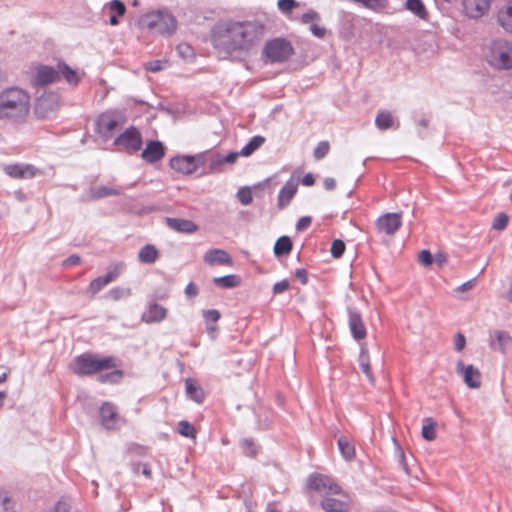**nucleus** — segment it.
<instances>
[{"label":"nucleus","mask_w":512,"mask_h":512,"mask_svg":"<svg viewBox=\"0 0 512 512\" xmlns=\"http://www.w3.org/2000/svg\"><path fill=\"white\" fill-rule=\"evenodd\" d=\"M120 360L115 356H100L92 352H84L73 358L69 370L78 377L97 375L101 384L116 385L124 378V371L118 368Z\"/></svg>","instance_id":"f257e3e1"},{"label":"nucleus","mask_w":512,"mask_h":512,"mask_svg":"<svg viewBox=\"0 0 512 512\" xmlns=\"http://www.w3.org/2000/svg\"><path fill=\"white\" fill-rule=\"evenodd\" d=\"M30 112V95L19 87H9L0 93V120L22 124Z\"/></svg>","instance_id":"f03ea898"},{"label":"nucleus","mask_w":512,"mask_h":512,"mask_svg":"<svg viewBox=\"0 0 512 512\" xmlns=\"http://www.w3.org/2000/svg\"><path fill=\"white\" fill-rule=\"evenodd\" d=\"M251 34H211L210 41L216 49L228 55L248 52L254 46Z\"/></svg>","instance_id":"7ed1b4c3"},{"label":"nucleus","mask_w":512,"mask_h":512,"mask_svg":"<svg viewBox=\"0 0 512 512\" xmlns=\"http://www.w3.org/2000/svg\"><path fill=\"white\" fill-rule=\"evenodd\" d=\"M295 50L292 43L284 37H275L266 41L261 59L265 64H283L290 60Z\"/></svg>","instance_id":"20e7f679"},{"label":"nucleus","mask_w":512,"mask_h":512,"mask_svg":"<svg viewBox=\"0 0 512 512\" xmlns=\"http://www.w3.org/2000/svg\"><path fill=\"white\" fill-rule=\"evenodd\" d=\"M486 59L496 69H512V44L505 40H494L488 48Z\"/></svg>","instance_id":"39448f33"},{"label":"nucleus","mask_w":512,"mask_h":512,"mask_svg":"<svg viewBox=\"0 0 512 512\" xmlns=\"http://www.w3.org/2000/svg\"><path fill=\"white\" fill-rule=\"evenodd\" d=\"M59 108V94L56 92H48L36 99L33 114L38 120L52 119L57 115Z\"/></svg>","instance_id":"423d86ee"},{"label":"nucleus","mask_w":512,"mask_h":512,"mask_svg":"<svg viewBox=\"0 0 512 512\" xmlns=\"http://www.w3.org/2000/svg\"><path fill=\"white\" fill-rule=\"evenodd\" d=\"M206 163V153H198L195 155H177L170 159L169 166L174 171L183 175L195 173L200 167Z\"/></svg>","instance_id":"0eeeda50"},{"label":"nucleus","mask_w":512,"mask_h":512,"mask_svg":"<svg viewBox=\"0 0 512 512\" xmlns=\"http://www.w3.org/2000/svg\"><path fill=\"white\" fill-rule=\"evenodd\" d=\"M123 116L116 111H106L101 113L96 120L95 131L103 139H111L115 132L120 128Z\"/></svg>","instance_id":"6e6552de"},{"label":"nucleus","mask_w":512,"mask_h":512,"mask_svg":"<svg viewBox=\"0 0 512 512\" xmlns=\"http://www.w3.org/2000/svg\"><path fill=\"white\" fill-rule=\"evenodd\" d=\"M306 486L309 490L324 493L325 496L337 495L342 491V488L332 477L321 473H312L309 475Z\"/></svg>","instance_id":"1a4fd4ad"},{"label":"nucleus","mask_w":512,"mask_h":512,"mask_svg":"<svg viewBox=\"0 0 512 512\" xmlns=\"http://www.w3.org/2000/svg\"><path fill=\"white\" fill-rule=\"evenodd\" d=\"M113 144L122 147L128 154H135L142 148L143 139L138 128L132 125L116 137Z\"/></svg>","instance_id":"9d476101"},{"label":"nucleus","mask_w":512,"mask_h":512,"mask_svg":"<svg viewBox=\"0 0 512 512\" xmlns=\"http://www.w3.org/2000/svg\"><path fill=\"white\" fill-rule=\"evenodd\" d=\"M145 21L155 32H173L177 28L175 17L169 12L157 11L146 16Z\"/></svg>","instance_id":"9b49d317"},{"label":"nucleus","mask_w":512,"mask_h":512,"mask_svg":"<svg viewBox=\"0 0 512 512\" xmlns=\"http://www.w3.org/2000/svg\"><path fill=\"white\" fill-rule=\"evenodd\" d=\"M402 227V213H385L377 218L375 228L378 233L393 236Z\"/></svg>","instance_id":"f8f14e48"},{"label":"nucleus","mask_w":512,"mask_h":512,"mask_svg":"<svg viewBox=\"0 0 512 512\" xmlns=\"http://www.w3.org/2000/svg\"><path fill=\"white\" fill-rule=\"evenodd\" d=\"M125 264L123 262L116 263L108 272L103 276L96 277L93 279L87 288V292L91 294V296H95L98 292H100L105 285L114 281L116 278L120 276Z\"/></svg>","instance_id":"ddd939ff"},{"label":"nucleus","mask_w":512,"mask_h":512,"mask_svg":"<svg viewBox=\"0 0 512 512\" xmlns=\"http://www.w3.org/2000/svg\"><path fill=\"white\" fill-rule=\"evenodd\" d=\"M347 313H348V325H349L352 337L356 341H361L364 338H366L367 329L363 322L361 313L353 307H348Z\"/></svg>","instance_id":"4468645a"},{"label":"nucleus","mask_w":512,"mask_h":512,"mask_svg":"<svg viewBox=\"0 0 512 512\" xmlns=\"http://www.w3.org/2000/svg\"><path fill=\"white\" fill-rule=\"evenodd\" d=\"M456 371L463 375V381L470 389L481 387V372L472 364L465 366L463 361L459 360L456 365Z\"/></svg>","instance_id":"2eb2a0df"},{"label":"nucleus","mask_w":512,"mask_h":512,"mask_svg":"<svg viewBox=\"0 0 512 512\" xmlns=\"http://www.w3.org/2000/svg\"><path fill=\"white\" fill-rule=\"evenodd\" d=\"M101 425L107 430L118 428L119 413L116 406L111 402H104L99 409Z\"/></svg>","instance_id":"dca6fc26"},{"label":"nucleus","mask_w":512,"mask_h":512,"mask_svg":"<svg viewBox=\"0 0 512 512\" xmlns=\"http://www.w3.org/2000/svg\"><path fill=\"white\" fill-rule=\"evenodd\" d=\"M60 81L59 71L57 67L40 65L33 77V83L37 86H45Z\"/></svg>","instance_id":"f3484780"},{"label":"nucleus","mask_w":512,"mask_h":512,"mask_svg":"<svg viewBox=\"0 0 512 512\" xmlns=\"http://www.w3.org/2000/svg\"><path fill=\"white\" fill-rule=\"evenodd\" d=\"M4 171L14 179H32L37 174V168L32 164H9L5 166Z\"/></svg>","instance_id":"a211bd4d"},{"label":"nucleus","mask_w":512,"mask_h":512,"mask_svg":"<svg viewBox=\"0 0 512 512\" xmlns=\"http://www.w3.org/2000/svg\"><path fill=\"white\" fill-rule=\"evenodd\" d=\"M492 0H462L463 10L470 18L482 17L490 8Z\"/></svg>","instance_id":"6ab92c4d"},{"label":"nucleus","mask_w":512,"mask_h":512,"mask_svg":"<svg viewBox=\"0 0 512 512\" xmlns=\"http://www.w3.org/2000/svg\"><path fill=\"white\" fill-rule=\"evenodd\" d=\"M141 156L148 163L158 162L165 156V146L161 141L150 140L143 149Z\"/></svg>","instance_id":"aec40b11"},{"label":"nucleus","mask_w":512,"mask_h":512,"mask_svg":"<svg viewBox=\"0 0 512 512\" xmlns=\"http://www.w3.org/2000/svg\"><path fill=\"white\" fill-rule=\"evenodd\" d=\"M320 507L325 512H350L352 501L348 497L345 500H340L327 495L321 500Z\"/></svg>","instance_id":"412c9836"},{"label":"nucleus","mask_w":512,"mask_h":512,"mask_svg":"<svg viewBox=\"0 0 512 512\" xmlns=\"http://www.w3.org/2000/svg\"><path fill=\"white\" fill-rule=\"evenodd\" d=\"M166 225L178 233L193 234L198 230V225L189 219L167 217Z\"/></svg>","instance_id":"4be33fe9"},{"label":"nucleus","mask_w":512,"mask_h":512,"mask_svg":"<svg viewBox=\"0 0 512 512\" xmlns=\"http://www.w3.org/2000/svg\"><path fill=\"white\" fill-rule=\"evenodd\" d=\"M167 316V309L162 305L153 302L149 303L146 310L142 314V320L145 323H159Z\"/></svg>","instance_id":"5701e85b"},{"label":"nucleus","mask_w":512,"mask_h":512,"mask_svg":"<svg viewBox=\"0 0 512 512\" xmlns=\"http://www.w3.org/2000/svg\"><path fill=\"white\" fill-rule=\"evenodd\" d=\"M204 262L208 265H231L232 258L222 249H210L204 254Z\"/></svg>","instance_id":"b1692460"},{"label":"nucleus","mask_w":512,"mask_h":512,"mask_svg":"<svg viewBox=\"0 0 512 512\" xmlns=\"http://www.w3.org/2000/svg\"><path fill=\"white\" fill-rule=\"evenodd\" d=\"M240 155V152H230L226 156L217 154L215 157L211 159L209 163V170L204 174H214L221 172L222 165H224L225 163L234 164Z\"/></svg>","instance_id":"393cba45"},{"label":"nucleus","mask_w":512,"mask_h":512,"mask_svg":"<svg viewBox=\"0 0 512 512\" xmlns=\"http://www.w3.org/2000/svg\"><path fill=\"white\" fill-rule=\"evenodd\" d=\"M185 391L187 397L198 403L202 404L205 400L206 394L204 389L200 386L197 380L193 378H187L185 380Z\"/></svg>","instance_id":"a878e982"},{"label":"nucleus","mask_w":512,"mask_h":512,"mask_svg":"<svg viewBox=\"0 0 512 512\" xmlns=\"http://www.w3.org/2000/svg\"><path fill=\"white\" fill-rule=\"evenodd\" d=\"M297 184L292 180H289L281 188L278 194L277 206L280 210L287 207L297 192Z\"/></svg>","instance_id":"bb28decb"},{"label":"nucleus","mask_w":512,"mask_h":512,"mask_svg":"<svg viewBox=\"0 0 512 512\" xmlns=\"http://www.w3.org/2000/svg\"><path fill=\"white\" fill-rule=\"evenodd\" d=\"M300 20L303 24L308 25V28L310 29L311 32L325 31V28L322 25L320 15L314 10H310L307 13L303 14Z\"/></svg>","instance_id":"cd10ccee"},{"label":"nucleus","mask_w":512,"mask_h":512,"mask_svg":"<svg viewBox=\"0 0 512 512\" xmlns=\"http://www.w3.org/2000/svg\"><path fill=\"white\" fill-rule=\"evenodd\" d=\"M105 12L108 13L109 17V23L111 25H117L118 24V17L123 16L126 12V7L124 3H122L119 0H113L109 3L108 7L106 8Z\"/></svg>","instance_id":"c85d7f7f"},{"label":"nucleus","mask_w":512,"mask_h":512,"mask_svg":"<svg viewBox=\"0 0 512 512\" xmlns=\"http://www.w3.org/2000/svg\"><path fill=\"white\" fill-rule=\"evenodd\" d=\"M293 249V242L289 236H281L279 237L273 248V252L275 257L280 258L282 256H287L291 253Z\"/></svg>","instance_id":"c756f323"},{"label":"nucleus","mask_w":512,"mask_h":512,"mask_svg":"<svg viewBox=\"0 0 512 512\" xmlns=\"http://www.w3.org/2000/svg\"><path fill=\"white\" fill-rule=\"evenodd\" d=\"M375 125L381 131L394 128L395 120L392 113L388 110L379 111L375 118Z\"/></svg>","instance_id":"7c9ffc66"},{"label":"nucleus","mask_w":512,"mask_h":512,"mask_svg":"<svg viewBox=\"0 0 512 512\" xmlns=\"http://www.w3.org/2000/svg\"><path fill=\"white\" fill-rule=\"evenodd\" d=\"M57 70L59 71L60 78L63 77L69 84L78 85L80 82L77 72L65 62L59 61L57 63Z\"/></svg>","instance_id":"2f4dec72"},{"label":"nucleus","mask_w":512,"mask_h":512,"mask_svg":"<svg viewBox=\"0 0 512 512\" xmlns=\"http://www.w3.org/2000/svg\"><path fill=\"white\" fill-rule=\"evenodd\" d=\"M158 258H159V251L152 244L144 245L138 253L139 261L142 263H145V264H152V263L156 262V260Z\"/></svg>","instance_id":"473e14b6"},{"label":"nucleus","mask_w":512,"mask_h":512,"mask_svg":"<svg viewBox=\"0 0 512 512\" xmlns=\"http://www.w3.org/2000/svg\"><path fill=\"white\" fill-rule=\"evenodd\" d=\"M497 20L504 30L512 32V5L501 8L497 13Z\"/></svg>","instance_id":"72a5a7b5"},{"label":"nucleus","mask_w":512,"mask_h":512,"mask_svg":"<svg viewBox=\"0 0 512 512\" xmlns=\"http://www.w3.org/2000/svg\"><path fill=\"white\" fill-rule=\"evenodd\" d=\"M213 282L216 286L222 288H234L240 285L241 278L235 274H229L221 277H216L213 279Z\"/></svg>","instance_id":"f704fd0d"},{"label":"nucleus","mask_w":512,"mask_h":512,"mask_svg":"<svg viewBox=\"0 0 512 512\" xmlns=\"http://www.w3.org/2000/svg\"><path fill=\"white\" fill-rule=\"evenodd\" d=\"M338 448L342 454V456L346 460H352L355 457V447L354 445L348 440L347 437L341 436L338 441Z\"/></svg>","instance_id":"c9c22d12"},{"label":"nucleus","mask_w":512,"mask_h":512,"mask_svg":"<svg viewBox=\"0 0 512 512\" xmlns=\"http://www.w3.org/2000/svg\"><path fill=\"white\" fill-rule=\"evenodd\" d=\"M265 142V138L260 135L252 137L249 142L241 149V156H250Z\"/></svg>","instance_id":"e433bc0d"},{"label":"nucleus","mask_w":512,"mask_h":512,"mask_svg":"<svg viewBox=\"0 0 512 512\" xmlns=\"http://www.w3.org/2000/svg\"><path fill=\"white\" fill-rule=\"evenodd\" d=\"M495 342L497 343L498 349L501 353H506V347L508 345H512V336L506 332L501 330H496L494 332Z\"/></svg>","instance_id":"4c0bfd02"},{"label":"nucleus","mask_w":512,"mask_h":512,"mask_svg":"<svg viewBox=\"0 0 512 512\" xmlns=\"http://www.w3.org/2000/svg\"><path fill=\"white\" fill-rule=\"evenodd\" d=\"M426 424L422 427V437L427 441H433L436 439V422L433 420V418H426L425 419Z\"/></svg>","instance_id":"58836bf2"},{"label":"nucleus","mask_w":512,"mask_h":512,"mask_svg":"<svg viewBox=\"0 0 512 512\" xmlns=\"http://www.w3.org/2000/svg\"><path fill=\"white\" fill-rule=\"evenodd\" d=\"M178 55L184 60L191 62L195 59V51L194 48L185 42L179 43L176 47Z\"/></svg>","instance_id":"ea45409f"},{"label":"nucleus","mask_w":512,"mask_h":512,"mask_svg":"<svg viewBox=\"0 0 512 512\" xmlns=\"http://www.w3.org/2000/svg\"><path fill=\"white\" fill-rule=\"evenodd\" d=\"M406 8L422 19L427 17V10L421 0H407Z\"/></svg>","instance_id":"a19ab883"},{"label":"nucleus","mask_w":512,"mask_h":512,"mask_svg":"<svg viewBox=\"0 0 512 512\" xmlns=\"http://www.w3.org/2000/svg\"><path fill=\"white\" fill-rule=\"evenodd\" d=\"M240 447L245 456L254 458L258 454V448L251 438H244L240 442Z\"/></svg>","instance_id":"79ce46f5"},{"label":"nucleus","mask_w":512,"mask_h":512,"mask_svg":"<svg viewBox=\"0 0 512 512\" xmlns=\"http://www.w3.org/2000/svg\"><path fill=\"white\" fill-rule=\"evenodd\" d=\"M150 447L136 442L129 443L127 453L131 456L145 457L149 454Z\"/></svg>","instance_id":"37998d69"},{"label":"nucleus","mask_w":512,"mask_h":512,"mask_svg":"<svg viewBox=\"0 0 512 512\" xmlns=\"http://www.w3.org/2000/svg\"><path fill=\"white\" fill-rule=\"evenodd\" d=\"M169 66H170L169 60H167V59L159 60L158 59V60H152V61H148V62L144 63L143 68L147 72L156 73V72H159Z\"/></svg>","instance_id":"c03bdc74"},{"label":"nucleus","mask_w":512,"mask_h":512,"mask_svg":"<svg viewBox=\"0 0 512 512\" xmlns=\"http://www.w3.org/2000/svg\"><path fill=\"white\" fill-rule=\"evenodd\" d=\"M91 199H101L107 196L116 195L118 192L114 188L98 186L91 189Z\"/></svg>","instance_id":"a18cd8bd"},{"label":"nucleus","mask_w":512,"mask_h":512,"mask_svg":"<svg viewBox=\"0 0 512 512\" xmlns=\"http://www.w3.org/2000/svg\"><path fill=\"white\" fill-rule=\"evenodd\" d=\"M130 468L135 475L142 473L146 478H152V470L148 463L133 462L130 464Z\"/></svg>","instance_id":"49530a36"},{"label":"nucleus","mask_w":512,"mask_h":512,"mask_svg":"<svg viewBox=\"0 0 512 512\" xmlns=\"http://www.w3.org/2000/svg\"><path fill=\"white\" fill-rule=\"evenodd\" d=\"M179 433L187 438H195L197 431L195 427L186 420H182L178 423Z\"/></svg>","instance_id":"de8ad7c7"},{"label":"nucleus","mask_w":512,"mask_h":512,"mask_svg":"<svg viewBox=\"0 0 512 512\" xmlns=\"http://www.w3.org/2000/svg\"><path fill=\"white\" fill-rule=\"evenodd\" d=\"M330 151V143L326 140L320 141L313 151L315 160L319 161L327 156Z\"/></svg>","instance_id":"09e8293b"},{"label":"nucleus","mask_w":512,"mask_h":512,"mask_svg":"<svg viewBox=\"0 0 512 512\" xmlns=\"http://www.w3.org/2000/svg\"><path fill=\"white\" fill-rule=\"evenodd\" d=\"M346 245L343 240L335 239L332 241L330 252L333 258H340L344 254Z\"/></svg>","instance_id":"8fccbe9b"},{"label":"nucleus","mask_w":512,"mask_h":512,"mask_svg":"<svg viewBox=\"0 0 512 512\" xmlns=\"http://www.w3.org/2000/svg\"><path fill=\"white\" fill-rule=\"evenodd\" d=\"M300 6L295 0H278L277 7L283 14H290L293 9Z\"/></svg>","instance_id":"3c124183"},{"label":"nucleus","mask_w":512,"mask_h":512,"mask_svg":"<svg viewBox=\"0 0 512 512\" xmlns=\"http://www.w3.org/2000/svg\"><path fill=\"white\" fill-rule=\"evenodd\" d=\"M131 290L129 288L124 289L121 287H114L107 293V297L111 300L117 301L123 297L130 296Z\"/></svg>","instance_id":"603ef678"},{"label":"nucleus","mask_w":512,"mask_h":512,"mask_svg":"<svg viewBox=\"0 0 512 512\" xmlns=\"http://www.w3.org/2000/svg\"><path fill=\"white\" fill-rule=\"evenodd\" d=\"M237 198L242 205H249L253 201L252 191L249 187H242L237 192Z\"/></svg>","instance_id":"864d4df0"},{"label":"nucleus","mask_w":512,"mask_h":512,"mask_svg":"<svg viewBox=\"0 0 512 512\" xmlns=\"http://www.w3.org/2000/svg\"><path fill=\"white\" fill-rule=\"evenodd\" d=\"M508 222L509 217L507 214L503 212L498 213L493 220L492 228L499 231L504 230L507 227Z\"/></svg>","instance_id":"5fc2aeb1"},{"label":"nucleus","mask_w":512,"mask_h":512,"mask_svg":"<svg viewBox=\"0 0 512 512\" xmlns=\"http://www.w3.org/2000/svg\"><path fill=\"white\" fill-rule=\"evenodd\" d=\"M202 315L205 320V324H216L221 317V314L217 309L203 310Z\"/></svg>","instance_id":"6e6d98bb"},{"label":"nucleus","mask_w":512,"mask_h":512,"mask_svg":"<svg viewBox=\"0 0 512 512\" xmlns=\"http://www.w3.org/2000/svg\"><path fill=\"white\" fill-rule=\"evenodd\" d=\"M14 503L6 493L0 492V512H12Z\"/></svg>","instance_id":"4d7b16f0"},{"label":"nucleus","mask_w":512,"mask_h":512,"mask_svg":"<svg viewBox=\"0 0 512 512\" xmlns=\"http://www.w3.org/2000/svg\"><path fill=\"white\" fill-rule=\"evenodd\" d=\"M71 505L65 498L59 499L53 507L45 512H70Z\"/></svg>","instance_id":"13d9d810"},{"label":"nucleus","mask_w":512,"mask_h":512,"mask_svg":"<svg viewBox=\"0 0 512 512\" xmlns=\"http://www.w3.org/2000/svg\"><path fill=\"white\" fill-rule=\"evenodd\" d=\"M358 363H359V366H361L363 364H370V356H369V351H368L366 344H361V346H360Z\"/></svg>","instance_id":"bf43d9fd"},{"label":"nucleus","mask_w":512,"mask_h":512,"mask_svg":"<svg viewBox=\"0 0 512 512\" xmlns=\"http://www.w3.org/2000/svg\"><path fill=\"white\" fill-rule=\"evenodd\" d=\"M290 287V283L287 279H283L279 282H276L273 287H272V291H273V294H281L283 292H285L286 290H288Z\"/></svg>","instance_id":"052dcab7"},{"label":"nucleus","mask_w":512,"mask_h":512,"mask_svg":"<svg viewBox=\"0 0 512 512\" xmlns=\"http://www.w3.org/2000/svg\"><path fill=\"white\" fill-rule=\"evenodd\" d=\"M419 260L425 266L431 265L433 263L432 253L427 249L421 250L419 253Z\"/></svg>","instance_id":"680f3d73"},{"label":"nucleus","mask_w":512,"mask_h":512,"mask_svg":"<svg viewBox=\"0 0 512 512\" xmlns=\"http://www.w3.org/2000/svg\"><path fill=\"white\" fill-rule=\"evenodd\" d=\"M312 223V217L310 216H303L299 218V220L296 223V229L298 231H304L310 227Z\"/></svg>","instance_id":"e2e57ef3"},{"label":"nucleus","mask_w":512,"mask_h":512,"mask_svg":"<svg viewBox=\"0 0 512 512\" xmlns=\"http://www.w3.org/2000/svg\"><path fill=\"white\" fill-rule=\"evenodd\" d=\"M294 275L302 285L308 284V271L305 268H297L294 272Z\"/></svg>","instance_id":"0e129e2a"},{"label":"nucleus","mask_w":512,"mask_h":512,"mask_svg":"<svg viewBox=\"0 0 512 512\" xmlns=\"http://www.w3.org/2000/svg\"><path fill=\"white\" fill-rule=\"evenodd\" d=\"M184 293L189 298H194L199 294V288L194 282H189L184 290Z\"/></svg>","instance_id":"69168bd1"},{"label":"nucleus","mask_w":512,"mask_h":512,"mask_svg":"<svg viewBox=\"0 0 512 512\" xmlns=\"http://www.w3.org/2000/svg\"><path fill=\"white\" fill-rule=\"evenodd\" d=\"M244 360L242 358H233L227 362L228 368L236 375H240L241 372L236 370V367H241Z\"/></svg>","instance_id":"338daca9"},{"label":"nucleus","mask_w":512,"mask_h":512,"mask_svg":"<svg viewBox=\"0 0 512 512\" xmlns=\"http://www.w3.org/2000/svg\"><path fill=\"white\" fill-rule=\"evenodd\" d=\"M455 350L460 352L466 345V338L462 333H457L454 340Z\"/></svg>","instance_id":"774afa93"}]
</instances>
